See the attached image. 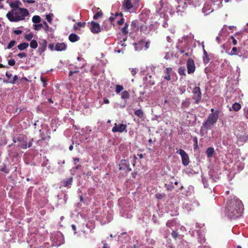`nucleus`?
Returning a JSON list of instances; mask_svg holds the SVG:
<instances>
[{"mask_svg":"<svg viewBox=\"0 0 248 248\" xmlns=\"http://www.w3.org/2000/svg\"><path fill=\"white\" fill-rule=\"evenodd\" d=\"M225 210L226 215L231 219L239 217L241 216L243 212L241 203L235 201L228 202Z\"/></svg>","mask_w":248,"mask_h":248,"instance_id":"f257e3e1","label":"nucleus"},{"mask_svg":"<svg viewBox=\"0 0 248 248\" xmlns=\"http://www.w3.org/2000/svg\"><path fill=\"white\" fill-rule=\"evenodd\" d=\"M211 113L208 116L207 120L203 123L201 130L207 131L217 123L219 117V111L218 110H215L214 108H211Z\"/></svg>","mask_w":248,"mask_h":248,"instance_id":"f03ea898","label":"nucleus"},{"mask_svg":"<svg viewBox=\"0 0 248 248\" xmlns=\"http://www.w3.org/2000/svg\"><path fill=\"white\" fill-rule=\"evenodd\" d=\"M29 15V12L25 8L18 9L13 13H8L6 17L11 22H18L23 20Z\"/></svg>","mask_w":248,"mask_h":248,"instance_id":"7ed1b4c3","label":"nucleus"},{"mask_svg":"<svg viewBox=\"0 0 248 248\" xmlns=\"http://www.w3.org/2000/svg\"><path fill=\"white\" fill-rule=\"evenodd\" d=\"M192 93L193 94L192 99L194 100V103L199 104L202 98V94L200 87H195L193 89Z\"/></svg>","mask_w":248,"mask_h":248,"instance_id":"20e7f679","label":"nucleus"},{"mask_svg":"<svg viewBox=\"0 0 248 248\" xmlns=\"http://www.w3.org/2000/svg\"><path fill=\"white\" fill-rule=\"evenodd\" d=\"M176 153L180 155L183 164L185 166H187L189 163V158L186 153L184 150L181 149L178 150Z\"/></svg>","mask_w":248,"mask_h":248,"instance_id":"39448f33","label":"nucleus"},{"mask_svg":"<svg viewBox=\"0 0 248 248\" xmlns=\"http://www.w3.org/2000/svg\"><path fill=\"white\" fill-rule=\"evenodd\" d=\"M127 125L123 124H114V126L112 129V131L115 132L122 133L124 131L127 132L126 130Z\"/></svg>","mask_w":248,"mask_h":248,"instance_id":"423d86ee","label":"nucleus"},{"mask_svg":"<svg viewBox=\"0 0 248 248\" xmlns=\"http://www.w3.org/2000/svg\"><path fill=\"white\" fill-rule=\"evenodd\" d=\"M119 170H124L126 173L131 171L128 161L125 159L122 160L119 164Z\"/></svg>","mask_w":248,"mask_h":248,"instance_id":"0eeeda50","label":"nucleus"},{"mask_svg":"<svg viewBox=\"0 0 248 248\" xmlns=\"http://www.w3.org/2000/svg\"><path fill=\"white\" fill-rule=\"evenodd\" d=\"M39 47L37 50V53L41 55L43 52H44L46 48L47 43L45 39H42L39 43Z\"/></svg>","mask_w":248,"mask_h":248,"instance_id":"6e6552de","label":"nucleus"},{"mask_svg":"<svg viewBox=\"0 0 248 248\" xmlns=\"http://www.w3.org/2000/svg\"><path fill=\"white\" fill-rule=\"evenodd\" d=\"M186 65L187 68V73L191 74L194 73L195 70V65L194 61L192 59H188L186 62Z\"/></svg>","mask_w":248,"mask_h":248,"instance_id":"1a4fd4ad","label":"nucleus"},{"mask_svg":"<svg viewBox=\"0 0 248 248\" xmlns=\"http://www.w3.org/2000/svg\"><path fill=\"white\" fill-rule=\"evenodd\" d=\"M134 0H124L122 3V8L124 11H127L131 9L133 7V3Z\"/></svg>","mask_w":248,"mask_h":248,"instance_id":"9d476101","label":"nucleus"},{"mask_svg":"<svg viewBox=\"0 0 248 248\" xmlns=\"http://www.w3.org/2000/svg\"><path fill=\"white\" fill-rule=\"evenodd\" d=\"M90 29L93 33H98L101 31V28L98 23L92 21L91 22Z\"/></svg>","mask_w":248,"mask_h":248,"instance_id":"9b49d317","label":"nucleus"},{"mask_svg":"<svg viewBox=\"0 0 248 248\" xmlns=\"http://www.w3.org/2000/svg\"><path fill=\"white\" fill-rule=\"evenodd\" d=\"M210 1L209 2L207 1L204 4L202 8L203 12L206 15H208L214 11V9L211 8L212 4L210 5Z\"/></svg>","mask_w":248,"mask_h":248,"instance_id":"f8f14e48","label":"nucleus"},{"mask_svg":"<svg viewBox=\"0 0 248 248\" xmlns=\"http://www.w3.org/2000/svg\"><path fill=\"white\" fill-rule=\"evenodd\" d=\"M73 182V177L64 179L61 181V186L67 188H70Z\"/></svg>","mask_w":248,"mask_h":248,"instance_id":"ddd939ff","label":"nucleus"},{"mask_svg":"<svg viewBox=\"0 0 248 248\" xmlns=\"http://www.w3.org/2000/svg\"><path fill=\"white\" fill-rule=\"evenodd\" d=\"M20 4L21 2L19 1H16L11 2L10 4V6L12 8V10L8 13H13L18 9L21 8L19 7Z\"/></svg>","mask_w":248,"mask_h":248,"instance_id":"4468645a","label":"nucleus"},{"mask_svg":"<svg viewBox=\"0 0 248 248\" xmlns=\"http://www.w3.org/2000/svg\"><path fill=\"white\" fill-rule=\"evenodd\" d=\"M172 71V69L171 67H168L164 71L165 75L163 76V78L168 81L171 79L170 78V73Z\"/></svg>","mask_w":248,"mask_h":248,"instance_id":"2eb2a0df","label":"nucleus"},{"mask_svg":"<svg viewBox=\"0 0 248 248\" xmlns=\"http://www.w3.org/2000/svg\"><path fill=\"white\" fill-rule=\"evenodd\" d=\"M66 45L63 43H58L56 44L55 50L58 51L65 50Z\"/></svg>","mask_w":248,"mask_h":248,"instance_id":"dca6fc26","label":"nucleus"},{"mask_svg":"<svg viewBox=\"0 0 248 248\" xmlns=\"http://www.w3.org/2000/svg\"><path fill=\"white\" fill-rule=\"evenodd\" d=\"M131 28L133 31H138L140 27V21L138 20H135L132 21Z\"/></svg>","mask_w":248,"mask_h":248,"instance_id":"f3484780","label":"nucleus"},{"mask_svg":"<svg viewBox=\"0 0 248 248\" xmlns=\"http://www.w3.org/2000/svg\"><path fill=\"white\" fill-rule=\"evenodd\" d=\"M191 104L190 99L187 98L183 101L181 107L182 108H188Z\"/></svg>","mask_w":248,"mask_h":248,"instance_id":"a211bd4d","label":"nucleus"},{"mask_svg":"<svg viewBox=\"0 0 248 248\" xmlns=\"http://www.w3.org/2000/svg\"><path fill=\"white\" fill-rule=\"evenodd\" d=\"M79 39V37L75 33H71L69 36V40L71 42H75Z\"/></svg>","mask_w":248,"mask_h":248,"instance_id":"6ab92c4d","label":"nucleus"},{"mask_svg":"<svg viewBox=\"0 0 248 248\" xmlns=\"http://www.w3.org/2000/svg\"><path fill=\"white\" fill-rule=\"evenodd\" d=\"M18 79V77L16 75H15L14 76L13 79H4L3 82L4 83H11L12 84H15L16 82V81Z\"/></svg>","mask_w":248,"mask_h":248,"instance_id":"aec40b11","label":"nucleus"},{"mask_svg":"<svg viewBox=\"0 0 248 248\" xmlns=\"http://www.w3.org/2000/svg\"><path fill=\"white\" fill-rule=\"evenodd\" d=\"M103 15V14L101 10L99 8H98L97 9V12L95 13V14L93 16V18L94 19H97L99 18L102 17Z\"/></svg>","mask_w":248,"mask_h":248,"instance_id":"412c9836","label":"nucleus"},{"mask_svg":"<svg viewBox=\"0 0 248 248\" xmlns=\"http://www.w3.org/2000/svg\"><path fill=\"white\" fill-rule=\"evenodd\" d=\"M214 152V149L213 147L208 148L206 151L207 156L209 158L212 157Z\"/></svg>","mask_w":248,"mask_h":248,"instance_id":"4be33fe9","label":"nucleus"},{"mask_svg":"<svg viewBox=\"0 0 248 248\" xmlns=\"http://www.w3.org/2000/svg\"><path fill=\"white\" fill-rule=\"evenodd\" d=\"M135 115L137 116L140 118H142L144 117V113L143 111L141 109L136 110L134 112Z\"/></svg>","mask_w":248,"mask_h":248,"instance_id":"5701e85b","label":"nucleus"},{"mask_svg":"<svg viewBox=\"0 0 248 248\" xmlns=\"http://www.w3.org/2000/svg\"><path fill=\"white\" fill-rule=\"evenodd\" d=\"M29 46V44L27 43H22L17 46V48L20 50H22L27 48Z\"/></svg>","mask_w":248,"mask_h":248,"instance_id":"b1692460","label":"nucleus"},{"mask_svg":"<svg viewBox=\"0 0 248 248\" xmlns=\"http://www.w3.org/2000/svg\"><path fill=\"white\" fill-rule=\"evenodd\" d=\"M241 106L238 103H235L232 106V109L235 111H238L241 109Z\"/></svg>","mask_w":248,"mask_h":248,"instance_id":"393cba45","label":"nucleus"},{"mask_svg":"<svg viewBox=\"0 0 248 248\" xmlns=\"http://www.w3.org/2000/svg\"><path fill=\"white\" fill-rule=\"evenodd\" d=\"M129 93L127 91H124L121 93V98L123 99H126L129 97Z\"/></svg>","mask_w":248,"mask_h":248,"instance_id":"a878e982","label":"nucleus"},{"mask_svg":"<svg viewBox=\"0 0 248 248\" xmlns=\"http://www.w3.org/2000/svg\"><path fill=\"white\" fill-rule=\"evenodd\" d=\"M30 46L33 49H35L38 46V43L36 40H32L30 42Z\"/></svg>","mask_w":248,"mask_h":248,"instance_id":"bb28decb","label":"nucleus"},{"mask_svg":"<svg viewBox=\"0 0 248 248\" xmlns=\"http://www.w3.org/2000/svg\"><path fill=\"white\" fill-rule=\"evenodd\" d=\"M32 21L35 24L39 23L41 21V18L39 16H34L32 18Z\"/></svg>","mask_w":248,"mask_h":248,"instance_id":"cd10ccee","label":"nucleus"},{"mask_svg":"<svg viewBox=\"0 0 248 248\" xmlns=\"http://www.w3.org/2000/svg\"><path fill=\"white\" fill-rule=\"evenodd\" d=\"M203 53H204V62L205 63H208L209 62V58L207 52L206 50L203 48Z\"/></svg>","mask_w":248,"mask_h":248,"instance_id":"c85d7f7f","label":"nucleus"},{"mask_svg":"<svg viewBox=\"0 0 248 248\" xmlns=\"http://www.w3.org/2000/svg\"><path fill=\"white\" fill-rule=\"evenodd\" d=\"M178 72L179 75L186 76V68L185 67H180L178 69Z\"/></svg>","mask_w":248,"mask_h":248,"instance_id":"c756f323","label":"nucleus"},{"mask_svg":"<svg viewBox=\"0 0 248 248\" xmlns=\"http://www.w3.org/2000/svg\"><path fill=\"white\" fill-rule=\"evenodd\" d=\"M124 89V87L122 85H116L115 92L116 93H119Z\"/></svg>","mask_w":248,"mask_h":248,"instance_id":"7c9ffc66","label":"nucleus"},{"mask_svg":"<svg viewBox=\"0 0 248 248\" xmlns=\"http://www.w3.org/2000/svg\"><path fill=\"white\" fill-rule=\"evenodd\" d=\"M128 27V24L127 23H125L124 27L123 28H122V31L124 34H126L128 33V31H127Z\"/></svg>","mask_w":248,"mask_h":248,"instance_id":"2f4dec72","label":"nucleus"},{"mask_svg":"<svg viewBox=\"0 0 248 248\" xmlns=\"http://www.w3.org/2000/svg\"><path fill=\"white\" fill-rule=\"evenodd\" d=\"M33 34L32 33H30L29 34H26L24 36V38L28 41L32 40V38H33Z\"/></svg>","mask_w":248,"mask_h":248,"instance_id":"473e14b6","label":"nucleus"},{"mask_svg":"<svg viewBox=\"0 0 248 248\" xmlns=\"http://www.w3.org/2000/svg\"><path fill=\"white\" fill-rule=\"evenodd\" d=\"M43 28L42 24H35L33 25V29L35 31H38Z\"/></svg>","mask_w":248,"mask_h":248,"instance_id":"72a5a7b5","label":"nucleus"},{"mask_svg":"<svg viewBox=\"0 0 248 248\" xmlns=\"http://www.w3.org/2000/svg\"><path fill=\"white\" fill-rule=\"evenodd\" d=\"M165 195L164 193H156L155 195V197L158 200H161L164 197Z\"/></svg>","mask_w":248,"mask_h":248,"instance_id":"f704fd0d","label":"nucleus"},{"mask_svg":"<svg viewBox=\"0 0 248 248\" xmlns=\"http://www.w3.org/2000/svg\"><path fill=\"white\" fill-rule=\"evenodd\" d=\"M118 16H123V14H122V13H120V14H119V13H116V14H115V17H112V16H111V17H110L109 18V21H110V22H111V23H112V22H113V21L114 20V19H115V18H117V17Z\"/></svg>","mask_w":248,"mask_h":248,"instance_id":"c9c22d12","label":"nucleus"},{"mask_svg":"<svg viewBox=\"0 0 248 248\" xmlns=\"http://www.w3.org/2000/svg\"><path fill=\"white\" fill-rule=\"evenodd\" d=\"M15 44H16V41L15 40L11 41L7 46V48L8 49L11 48L13 46H15Z\"/></svg>","mask_w":248,"mask_h":248,"instance_id":"e433bc0d","label":"nucleus"},{"mask_svg":"<svg viewBox=\"0 0 248 248\" xmlns=\"http://www.w3.org/2000/svg\"><path fill=\"white\" fill-rule=\"evenodd\" d=\"M244 115H245V116L246 118L248 119V106H246L244 108Z\"/></svg>","mask_w":248,"mask_h":248,"instance_id":"4c0bfd02","label":"nucleus"},{"mask_svg":"<svg viewBox=\"0 0 248 248\" xmlns=\"http://www.w3.org/2000/svg\"><path fill=\"white\" fill-rule=\"evenodd\" d=\"M171 236L173 238L176 239L178 236V233L176 231H172L171 232Z\"/></svg>","mask_w":248,"mask_h":248,"instance_id":"58836bf2","label":"nucleus"},{"mask_svg":"<svg viewBox=\"0 0 248 248\" xmlns=\"http://www.w3.org/2000/svg\"><path fill=\"white\" fill-rule=\"evenodd\" d=\"M139 71L137 68H132L131 69V73L133 76H135Z\"/></svg>","mask_w":248,"mask_h":248,"instance_id":"ea45409f","label":"nucleus"},{"mask_svg":"<svg viewBox=\"0 0 248 248\" xmlns=\"http://www.w3.org/2000/svg\"><path fill=\"white\" fill-rule=\"evenodd\" d=\"M17 56L20 58H25L27 56V55L25 52L19 53L17 54Z\"/></svg>","mask_w":248,"mask_h":248,"instance_id":"a19ab883","label":"nucleus"},{"mask_svg":"<svg viewBox=\"0 0 248 248\" xmlns=\"http://www.w3.org/2000/svg\"><path fill=\"white\" fill-rule=\"evenodd\" d=\"M43 24L45 25L44 30L46 32H47L49 29V26L47 23L46 21H44Z\"/></svg>","mask_w":248,"mask_h":248,"instance_id":"79ce46f5","label":"nucleus"},{"mask_svg":"<svg viewBox=\"0 0 248 248\" xmlns=\"http://www.w3.org/2000/svg\"><path fill=\"white\" fill-rule=\"evenodd\" d=\"M217 2H218V3H217V8H219L221 7L222 6V0H217Z\"/></svg>","mask_w":248,"mask_h":248,"instance_id":"37998d69","label":"nucleus"},{"mask_svg":"<svg viewBox=\"0 0 248 248\" xmlns=\"http://www.w3.org/2000/svg\"><path fill=\"white\" fill-rule=\"evenodd\" d=\"M8 62L9 65L11 66H14V65H15L16 63L15 61L13 59L9 60Z\"/></svg>","mask_w":248,"mask_h":248,"instance_id":"c03bdc74","label":"nucleus"},{"mask_svg":"<svg viewBox=\"0 0 248 248\" xmlns=\"http://www.w3.org/2000/svg\"><path fill=\"white\" fill-rule=\"evenodd\" d=\"M165 187L167 188L168 190H171L174 188L173 186H172L170 184H165Z\"/></svg>","mask_w":248,"mask_h":248,"instance_id":"a18cd8bd","label":"nucleus"},{"mask_svg":"<svg viewBox=\"0 0 248 248\" xmlns=\"http://www.w3.org/2000/svg\"><path fill=\"white\" fill-rule=\"evenodd\" d=\"M211 3H212L214 6H215L216 9H217V4L218 3V2H217V0H210Z\"/></svg>","mask_w":248,"mask_h":248,"instance_id":"49530a36","label":"nucleus"},{"mask_svg":"<svg viewBox=\"0 0 248 248\" xmlns=\"http://www.w3.org/2000/svg\"><path fill=\"white\" fill-rule=\"evenodd\" d=\"M0 170L5 172L6 173H9V171L6 169L5 165H4V166L0 169Z\"/></svg>","mask_w":248,"mask_h":248,"instance_id":"de8ad7c7","label":"nucleus"},{"mask_svg":"<svg viewBox=\"0 0 248 248\" xmlns=\"http://www.w3.org/2000/svg\"><path fill=\"white\" fill-rule=\"evenodd\" d=\"M230 38L232 40L233 45H236L237 44V41L234 37L233 36H231Z\"/></svg>","mask_w":248,"mask_h":248,"instance_id":"09e8293b","label":"nucleus"},{"mask_svg":"<svg viewBox=\"0 0 248 248\" xmlns=\"http://www.w3.org/2000/svg\"><path fill=\"white\" fill-rule=\"evenodd\" d=\"M46 20L49 23L51 21V16L50 15H46Z\"/></svg>","mask_w":248,"mask_h":248,"instance_id":"8fccbe9b","label":"nucleus"},{"mask_svg":"<svg viewBox=\"0 0 248 248\" xmlns=\"http://www.w3.org/2000/svg\"><path fill=\"white\" fill-rule=\"evenodd\" d=\"M22 31L21 30H16L14 31V33L16 35L20 34L22 33Z\"/></svg>","mask_w":248,"mask_h":248,"instance_id":"3c124183","label":"nucleus"},{"mask_svg":"<svg viewBox=\"0 0 248 248\" xmlns=\"http://www.w3.org/2000/svg\"><path fill=\"white\" fill-rule=\"evenodd\" d=\"M48 48H49L50 50H51V51H53V50H55V48L54 47V45H53V44H49L48 45Z\"/></svg>","mask_w":248,"mask_h":248,"instance_id":"603ef678","label":"nucleus"},{"mask_svg":"<svg viewBox=\"0 0 248 248\" xmlns=\"http://www.w3.org/2000/svg\"><path fill=\"white\" fill-rule=\"evenodd\" d=\"M236 51H237V48L236 47H233L232 48V51H231V55H234V54H235V52H236Z\"/></svg>","mask_w":248,"mask_h":248,"instance_id":"864d4df0","label":"nucleus"},{"mask_svg":"<svg viewBox=\"0 0 248 248\" xmlns=\"http://www.w3.org/2000/svg\"><path fill=\"white\" fill-rule=\"evenodd\" d=\"M24 2H27L28 3H33L35 2L34 0H22Z\"/></svg>","mask_w":248,"mask_h":248,"instance_id":"5fc2aeb1","label":"nucleus"},{"mask_svg":"<svg viewBox=\"0 0 248 248\" xmlns=\"http://www.w3.org/2000/svg\"><path fill=\"white\" fill-rule=\"evenodd\" d=\"M124 18H121L120 20L117 21V24L119 25H121L124 23Z\"/></svg>","mask_w":248,"mask_h":248,"instance_id":"6e6d98bb","label":"nucleus"},{"mask_svg":"<svg viewBox=\"0 0 248 248\" xmlns=\"http://www.w3.org/2000/svg\"><path fill=\"white\" fill-rule=\"evenodd\" d=\"M86 23L85 22H79L78 23V25L79 27H83L85 26Z\"/></svg>","mask_w":248,"mask_h":248,"instance_id":"4d7b16f0","label":"nucleus"},{"mask_svg":"<svg viewBox=\"0 0 248 248\" xmlns=\"http://www.w3.org/2000/svg\"><path fill=\"white\" fill-rule=\"evenodd\" d=\"M73 160H74L75 165H77L78 162L79 161V158L78 157L73 158Z\"/></svg>","mask_w":248,"mask_h":248,"instance_id":"13d9d810","label":"nucleus"},{"mask_svg":"<svg viewBox=\"0 0 248 248\" xmlns=\"http://www.w3.org/2000/svg\"><path fill=\"white\" fill-rule=\"evenodd\" d=\"M139 28H140V30L141 31L142 30H143L144 29H146V27L145 25H141L140 24V27H139Z\"/></svg>","mask_w":248,"mask_h":248,"instance_id":"bf43d9fd","label":"nucleus"},{"mask_svg":"<svg viewBox=\"0 0 248 248\" xmlns=\"http://www.w3.org/2000/svg\"><path fill=\"white\" fill-rule=\"evenodd\" d=\"M6 76L7 77L8 79H12L11 77L12 76V75L11 74H10L7 72L6 73Z\"/></svg>","mask_w":248,"mask_h":248,"instance_id":"052dcab7","label":"nucleus"},{"mask_svg":"<svg viewBox=\"0 0 248 248\" xmlns=\"http://www.w3.org/2000/svg\"><path fill=\"white\" fill-rule=\"evenodd\" d=\"M103 101L105 104H109V100L106 98H104Z\"/></svg>","mask_w":248,"mask_h":248,"instance_id":"680f3d73","label":"nucleus"},{"mask_svg":"<svg viewBox=\"0 0 248 248\" xmlns=\"http://www.w3.org/2000/svg\"><path fill=\"white\" fill-rule=\"evenodd\" d=\"M76 73H78V71H70L69 72V76L71 77L73 75V74Z\"/></svg>","mask_w":248,"mask_h":248,"instance_id":"e2e57ef3","label":"nucleus"},{"mask_svg":"<svg viewBox=\"0 0 248 248\" xmlns=\"http://www.w3.org/2000/svg\"><path fill=\"white\" fill-rule=\"evenodd\" d=\"M71 227H72V228L73 230L75 231V233H76V225H74V224H73V225H72Z\"/></svg>","mask_w":248,"mask_h":248,"instance_id":"0e129e2a","label":"nucleus"},{"mask_svg":"<svg viewBox=\"0 0 248 248\" xmlns=\"http://www.w3.org/2000/svg\"><path fill=\"white\" fill-rule=\"evenodd\" d=\"M166 39H167V41H168V42L170 43V42H171V41H172V40H171V38H170L169 36H168L167 37V38H166Z\"/></svg>","mask_w":248,"mask_h":248,"instance_id":"69168bd1","label":"nucleus"},{"mask_svg":"<svg viewBox=\"0 0 248 248\" xmlns=\"http://www.w3.org/2000/svg\"><path fill=\"white\" fill-rule=\"evenodd\" d=\"M145 46L146 49L148 48L149 47V43L148 42H146L145 44Z\"/></svg>","mask_w":248,"mask_h":248,"instance_id":"338daca9","label":"nucleus"},{"mask_svg":"<svg viewBox=\"0 0 248 248\" xmlns=\"http://www.w3.org/2000/svg\"><path fill=\"white\" fill-rule=\"evenodd\" d=\"M103 248H109V247L108 246V245L106 243H104Z\"/></svg>","mask_w":248,"mask_h":248,"instance_id":"774afa93","label":"nucleus"}]
</instances>
